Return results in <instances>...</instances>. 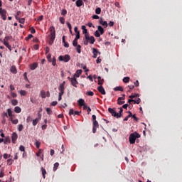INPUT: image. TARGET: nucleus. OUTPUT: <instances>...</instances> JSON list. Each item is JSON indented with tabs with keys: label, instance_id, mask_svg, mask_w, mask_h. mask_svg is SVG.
Wrapping results in <instances>:
<instances>
[{
	"label": "nucleus",
	"instance_id": "64",
	"mask_svg": "<svg viewBox=\"0 0 182 182\" xmlns=\"http://www.w3.org/2000/svg\"><path fill=\"white\" fill-rule=\"evenodd\" d=\"M92 19H99V16H97V15H93V16H92Z\"/></svg>",
	"mask_w": 182,
	"mask_h": 182
},
{
	"label": "nucleus",
	"instance_id": "22",
	"mask_svg": "<svg viewBox=\"0 0 182 182\" xmlns=\"http://www.w3.org/2000/svg\"><path fill=\"white\" fill-rule=\"evenodd\" d=\"M75 4H76V6H77L78 8H80V6L83 5V1L77 0Z\"/></svg>",
	"mask_w": 182,
	"mask_h": 182
},
{
	"label": "nucleus",
	"instance_id": "60",
	"mask_svg": "<svg viewBox=\"0 0 182 182\" xmlns=\"http://www.w3.org/2000/svg\"><path fill=\"white\" fill-rule=\"evenodd\" d=\"M117 103H118V105H119V106H122V105H124L125 102L117 100Z\"/></svg>",
	"mask_w": 182,
	"mask_h": 182
},
{
	"label": "nucleus",
	"instance_id": "9",
	"mask_svg": "<svg viewBox=\"0 0 182 182\" xmlns=\"http://www.w3.org/2000/svg\"><path fill=\"white\" fill-rule=\"evenodd\" d=\"M68 79L70 80L71 85L73 86H74V87H77V86H76V85L79 82H77V80H76V77H73L70 78V77H68Z\"/></svg>",
	"mask_w": 182,
	"mask_h": 182
},
{
	"label": "nucleus",
	"instance_id": "28",
	"mask_svg": "<svg viewBox=\"0 0 182 182\" xmlns=\"http://www.w3.org/2000/svg\"><path fill=\"white\" fill-rule=\"evenodd\" d=\"M14 112L15 113H21V112H22V109L19 107H16L14 108Z\"/></svg>",
	"mask_w": 182,
	"mask_h": 182
},
{
	"label": "nucleus",
	"instance_id": "34",
	"mask_svg": "<svg viewBox=\"0 0 182 182\" xmlns=\"http://www.w3.org/2000/svg\"><path fill=\"white\" fill-rule=\"evenodd\" d=\"M41 119L36 118V119L33 120V126H36V124H38V123H39V121Z\"/></svg>",
	"mask_w": 182,
	"mask_h": 182
},
{
	"label": "nucleus",
	"instance_id": "31",
	"mask_svg": "<svg viewBox=\"0 0 182 182\" xmlns=\"http://www.w3.org/2000/svg\"><path fill=\"white\" fill-rule=\"evenodd\" d=\"M8 143H11V138L9 136H6L4 139V144H8Z\"/></svg>",
	"mask_w": 182,
	"mask_h": 182
},
{
	"label": "nucleus",
	"instance_id": "57",
	"mask_svg": "<svg viewBox=\"0 0 182 182\" xmlns=\"http://www.w3.org/2000/svg\"><path fill=\"white\" fill-rule=\"evenodd\" d=\"M12 163H14V160L11 159L7 160V164H9V166L12 165Z\"/></svg>",
	"mask_w": 182,
	"mask_h": 182
},
{
	"label": "nucleus",
	"instance_id": "42",
	"mask_svg": "<svg viewBox=\"0 0 182 182\" xmlns=\"http://www.w3.org/2000/svg\"><path fill=\"white\" fill-rule=\"evenodd\" d=\"M59 21H60V23H62L63 25H65V18L60 17Z\"/></svg>",
	"mask_w": 182,
	"mask_h": 182
},
{
	"label": "nucleus",
	"instance_id": "2",
	"mask_svg": "<svg viewBox=\"0 0 182 182\" xmlns=\"http://www.w3.org/2000/svg\"><path fill=\"white\" fill-rule=\"evenodd\" d=\"M92 133H96V130L99 129V122L96 120V115L93 114L92 116Z\"/></svg>",
	"mask_w": 182,
	"mask_h": 182
},
{
	"label": "nucleus",
	"instance_id": "25",
	"mask_svg": "<svg viewBox=\"0 0 182 182\" xmlns=\"http://www.w3.org/2000/svg\"><path fill=\"white\" fill-rule=\"evenodd\" d=\"M82 75V70H77L76 73L74 75L75 77H79Z\"/></svg>",
	"mask_w": 182,
	"mask_h": 182
},
{
	"label": "nucleus",
	"instance_id": "6",
	"mask_svg": "<svg viewBox=\"0 0 182 182\" xmlns=\"http://www.w3.org/2000/svg\"><path fill=\"white\" fill-rule=\"evenodd\" d=\"M6 14H8L6 10H5L2 8H0V15H1V19H3V21H6Z\"/></svg>",
	"mask_w": 182,
	"mask_h": 182
},
{
	"label": "nucleus",
	"instance_id": "11",
	"mask_svg": "<svg viewBox=\"0 0 182 182\" xmlns=\"http://www.w3.org/2000/svg\"><path fill=\"white\" fill-rule=\"evenodd\" d=\"M11 139H12V143H14V144H15L16 140L18 139V134L14 132L12 134Z\"/></svg>",
	"mask_w": 182,
	"mask_h": 182
},
{
	"label": "nucleus",
	"instance_id": "13",
	"mask_svg": "<svg viewBox=\"0 0 182 182\" xmlns=\"http://www.w3.org/2000/svg\"><path fill=\"white\" fill-rule=\"evenodd\" d=\"M10 72L14 75H16L18 73V70H16V66L12 65L10 68Z\"/></svg>",
	"mask_w": 182,
	"mask_h": 182
},
{
	"label": "nucleus",
	"instance_id": "56",
	"mask_svg": "<svg viewBox=\"0 0 182 182\" xmlns=\"http://www.w3.org/2000/svg\"><path fill=\"white\" fill-rule=\"evenodd\" d=\"M140 102H141V100L140 98H138L136 100H134V104L139 105Z\"/></svg>",
	"mask_w": 182,
	"mask_h": 182
},
{
	"label": "nucleus",
	"instance_id": "21",
	"mask_svg": "<svg viewBox=\"0 0 182 182\" xmlns=\"http://www.w3.org/2000/svg\"><path fill=\"white\" fill-rule=\"evenodd\" d=\"M81 29H82V33L85 35H89V33L87 32V29H86V26H82Z\"/></svg>",
	"mask_w": 182,
	"mask_h": 182
},
{
	"label": "nucleus",
	"instance_id": "50",
	"mask_svg": "<svg viewBox=\"0 0 182 182\" xmlns=\"http://www.w3.org/2000/svg\"><path fill=\"white\" fill-rule=\"evenodd\" d=\"M42 149H39V151L36 153L37 157H41V154H42Z\"/></svg>",
	"mask_w": 182,
	"mask_h": 182
},
{
	"label": "nucleus",
	"instance_id": "10",
	"mask_svg": "<svg viewBox=\"0 0 182 182\" xmlns=\"http://www.w3.org/2000/svg\"><path fill=\"white\" fill-rule=\"evenodd\" d=\"M10 39H12V36H6L3 41L4 45H9Z\"/></svg>",
	"mask_w": 182,
	"mask_h": 182
},
{
	"label": "nucleus",
	"instance_id": "17",
	"mask_svg": "<svg viewBox=\"0 0 182 182\" xmlns=\"http://www.w3.org/2000/svg\"><path fill=\"white\" fill-rule=\"evenodd\" d=\"M41 172H42V176L43 178H46V169H45L43 167H41Z\"/></svg>",
	"mask_w": 182,
	"mask_h": 182
},
{
	"label": "nucleus",
	"instance_id": "29",
	"mask_svg": "<svg viewBox=\"0 0 182 182\" xmlns=\"http://www.w3.org/2000/svg\"><path fill=\"white\" fill-rule=\"evenodd\" d=\"M82 46H80V45H78L76 46V51L77 52V53H82Z\"/></svg>",
	"mask_w": 182,
	"mask_h": 182
},
{
	"label": "nucleus",
	"instance_id": "20",
	"mask_svg": "<svg viewBox=\"0 0 182 182\" xmlns=\"http://www.w3.org/2000/svg\"><path fill=\"white\" fill-rule=\"evenodd\" d=\"M36 68H38V63H34L30 65V68L31 70H35V69H36Z\"/></svg>",
	"mask_w": 182,
	"mask_h": 182
},
{
	"label": "nucleus",
	"instance_id": "40",
	"mask_svg": "<svg viewBox=\"0 0 182 182\" xmlns=\"http://www.w3.org/2000/svg\"><path fill=\"white\" fill-rule=\"evenodd\" d=\"M11 104L13 106H16L18 105V101L16 100H12Z\"/></svg>",
	"mask_w": 182,
	"mask_h": 182
},
{
	"label": "nucleus",
	"instance_id": "53",
	"mask_svg": "<svg viewBox=\"0 0 182 182\" xmlns=\"http://www.w3.org/2000/svg\"><path fill=\"white\" fill-rule=\"evenodd\" d=\"M26 122L28 123H31V122H32V117L31 116H28L26 119Z\"/></svg>",
	"mask_w": 182,
	"mask_h": 182
},
{
	"label": "nucleus",
	"instance_id": "23",
	"mask_svg": "<svg viewBox=\"0 0 182 182\" xmlns=\"http://www.w3.org/2000/svg\"><path fill=\"white\" fill-rule=\"evenodd\" d=\"M41 97L42 99H46V92L45 90H41L40 92Z\"/></svg>",
	"mask_w": 182,
	"mask_h": 182
},
{
	"label": "nucleus",
	"instance_id": "44",
	"mask_svg": "<svg viewBox=\"0 0 182 182\" xmlns=\"http://www.w3.org/2000/svg\"><path fill=\"white\" fill-rule=\"evenodd\" d=\"M18 132H22L23 130V124H19L18 127Z\"/></svg>",
	"mask_w": 182,
	"mask_h": 182
},
{
	"label": "nucleus",
	"instance_id": "52",
	"mask_svg": "<svg viewBox=\"0 0 182 182\" xmlns=\"http://www.w3.org/2000/svg\"><path fill=\"white\" fill-rule=\"evenodd\" d=\"M52 58V55L48 54L47 55V59H48V62H52V58Z\"/></svg>",
	"mask_w": 182,
	"mask_h": 182
},
{
	"label": "nucleus",
	"instance_id": "61",
	"mask_svg": "<svg viewBox=\"0 0 182 182\" xmlns=\"http://www.w3.org/2000/svg\"><path fill=\"white\" fill-rule=\"evenodd\" d=\"M30 31H31V33H36V31L35 30V28H33V27L31 28Z\"/></svg>",
	"mask_w": 182,
	"mask_h": 182
},
{
	"label": "nucleus",
	"instance_id": "16",
	"mask_svg": "<svg viewBox=\"0 0 182 182\" xmlns=\"http://www.w3.org/2000/svg\"><path fill=\"white\" fill-rule=\"evenodd\" d=\"M97 29L98 32H100L101 35H103V33H105V29L101 26H98Z\"/></svg>",
	"mask_w": 182,
	"mask_h": 182
},
{
	"label": "nucleus",
	"instance_id": "8",
	"mask_svg": "<svg viewBox=\"0 0 182 182\" xmlns=\"http://www.w3.org/2000/svg\"><path fill=\"white\" fill-rule=\"evenodd\" d=\"M66 82L65 81L61 83L58 87V90L60 91V94L64 95L65 94V85Z\"/></svg>",
	"mask_w": 182,
	"mask_h": 182
},
{
	"label": "nucleus",
	"instance_id": "39",
	"mask_svg": "<svg viewBox=\"0 0 182 182\" xmlns=\"http://www.w3.org/2000/svg\"><path fill=\"white\" fill-rule=\"evenodd\" d=\"M53 66H56V58L55 57L53 58V60H51Z\"/></svg>",
	"mask_w": 182,
	"mask_h": 182
},
{
	"label": "nucleus",
	"instance_id": "27",
	"mask_svg": "<svg viewBox=\"0 0 182 182\" xmlns=\"http://www.w3.org/2000/svg\"><path fill=\"white\" fill-rule=\"evenodd\" d=\"M63 43H64L65 48H69V44L65 41V36H63Z\"/></svg>",
	"mask_w": 182,
	"mask_h": 182
},
{
	"label": "nucleus",
	"instance_id": "30",
	"mask_svg": "<svg viewBox=\"0 0 182 182\" xmlns=\"http://www.w3.org/2000/svg\"><path fill=\"white\" fill-rule=\"evenodd\" d=\"M16 19H18L19 23H22V25H23L25 23V18H18V16H16Z\"/></svg>",
	"mask_w": 182,
	"mask_h": 182
},
{
	"label": "nucleus",
	"instance_id": "5",
	"mask_svg": "<svg viewBox=\"0 0 182 182\" xmlns=\"http://www.w3.org/2000/svg\"><path fill=\"white\" fill-rule=\"evenodd\" d=\"M108 112L112 114V116L117 117V119L120 117V114H119V112H116V109L114 108H109Z\"/></svg>",
	"mask_w": 182,
	"mask_h": 182
},
{
	"label": "nucleus",
	"instance_id": "54",
	"mask_svg": "<svg viewBox=\"0 0 182 182\" xmlns=\"http://www.w3.org/2000/svg\"><path fill=\"white\" fill-rule=\"evenodd\" d=\"M66 23L69 31L72 30V24H70L69 22H67Z\"/></svg>",
	"mask_w": 182,
	"mask_h": 182
},
{
	"label": "nucleus",
	"instance_id": "14",
	"mask_svg": "<svg viewBox=\"0 0 182 182\" xmlns=\"http://www.w3.org/2000/svg\"><path fill=\"white\" fill-rule=\"evenodd\" d=\"M92 53H93L92 58H94V59H96V58H97V53L100 55V52H99L96 48H92Z\"/></svg>",
	"mask_w": 182,
	"mask_h": 182
},
{
	"label": "nucleus",
	"instance_id": "32",
	"mask_svg": "<svg viewBox=\"0 0 182 182\" xmlns=\"http://www.w3.org/2000/svg\"><path fill=\"white\" fill-rule=\"evenodd\" d=\"M123 82H124V83H129V82H130V77H124L123 78Z\"/></svg>",
	"mask_w": 182,
	"mask_h": 182
},
{
	"label": "nucleus",
	"instance_id": "26",
	"mask_svg": "<svg viewBox=\"0 0 182 182\" xmlns=\"http://www.w3.org/2000/svg\"><path fill=\"white\" fill-rule=\"evenodd\" d=\"M114 90L115 91V92H123V87H120V86H119V87H114Z\"/></svg>",
	"mask_w": 182,
	"mask_h": 182
},
{
	"label": "nucleus",
	"instance_id": "51",
	"mask_svg": "<svg viewBox=\"0 0 182 182\" xmlns=\"http://www.w3.org/2000/svg\"><path fill=\"white\" fill-rule=\"evenodd\" d=\"M20 95H21V96H26V91L21 90L20 91Z\"/></svg>",
	"mask_w": 182,
	"mask_h": 182
},
{
	"label": "nucleus",
	"instance_id": "63",
	"mask_svg": "<svg viewBox=\"0 0 182 182\" xmlns=\"http://www.w3.org/2000/svg\"><path fill=\"white\" fill-rule=\"evenodd\" d=\"M11 95L14 98L16 97V96H17L16 93H15V92H11Z\"/></svg>",
	"mask_w": 182,
	"mask_h": 182
},
{
	"label": "nucleus",
	"instance_id": "48",
	"mask_svg": "<svg viewBox=\"0 0 182 182\" xmlns=\"http://www.w3.org/2000/svg\"><path fill=\"white\" fill-rule=\"evenodd\" d=\"M46 110L48 114H52L53 112L52 109H50V108H46Z\"/></svg>",
	"mask_w": 182,
	"mask_h": 182
},
{
	"label": "nucleus",
	"instance_id": "3",
	"mask_svg": "<svg viewBox=\"0 0 182 182\" xmlns=\"http://www.w3.org/2000/svg\"><path fill=\"white\" fill-rule=\"evenodd\" d=\"M50 41H55V38H56V30L53 26L50 27Z\"/></svg>",
	"mask_w": 182,
	"mask_h": 182
},
{
	"label": "nucleus",
	"instance_id": "59",
	"mask_svg": "<svg viewBox=\"0 0 182 182\" xmlns=\"http://www.w3.org/2000/svg\"><path fill=\"white\" fill-rule=\"evenodd\" d=\"M20 151H25V146L21 145L19 147Z\"/></svg>",
	"mask_w": 182,
	"mask_h": 182
},
{
	"label": "nucleus",
	"instance_id": "37",
	"mask_svg": "<svg viewBox=\"0 0 182 182\" xmlns=\"http://www.w3.org/2000/svg\"><path fill=\"white\" fill-rule=\"evenodd\" d=\"M139 94H135V95H129V99H134V98H136V97H139Z\"/></svg>",
	"mask_w": 182,
	"mask_h": 182
},
{
	"label": "nucleus",
	"instance_id": "47",
	"mask_svg": "<svg viewBox=\"0 0 182 182\" xmlns=\"http://www.w3.org/2000/svg\"><path fill=\"white\" fill-rule=\"evenodd\" d=\"M23 77H24L25 80H26V82H29V79H28V73H24Z\"/></svg>",
	"mask_w": 182,
	"mask_h": 182
},
{
	"label": "nucleus",
	"instance_id": "38",
	"mask_svg": "<svg viewBox=\"0 0 182 182\" xmlns=\"http://www.w3.org/2000/svg\"><path fill=\"white\" fill-rule=\"evenodd\" d=\"M94 35L96 38H100V33L97 30L95 32Z\"/></svg>",
	"mask_w": 182,
	"mask_h": 182
},
{
	"label": "nucleus",
	"instance_id": "49",
	"mask_svg": "<svg viewBox=\"0 0 182 182\" xmlns=\"http://www.w3.org/2000/svg\"><path fill=\"white\" fill-rule=\"evenodd\" d=\"M73 46L75 47H77L78 45H77V40H76L75 38L73 40Z\"/></svg>",
	"mask_w": 182,
	"mask_h": 182
},
{
	"label": "nucleus",
	"instance_id": "62",
	"mask_svg": "<svg viewBox=\"0 0 182 182\" xmlns=\"http://www.w3.org/2000/svg\"><path fill=\"white\" fill-rule=\"evenodd\" d=\"M87 79H89L90 82H93V77H92V75H89L88 77H87Z\"/></svg>",
	"mask_w": 182,
	"mask_h": 182
},
{
	"label": "nucleus",
	"instance_id": "36",
	"mask_svg": "<svg viewBox=\"0 0 182 182\" xmlns=\"http://www.w3.org/2000/svg\"><path fill=\"white\" fill-rule=\"evenodd\" d=\"M35 146L37 149H39L41 147V143L39 142V141L38 140L36 141Z\"/></svg>",
	"mask_w": 182,
	"mask_h": 182
},
{
	"label": "nucleus",
	"instance_id": "18",
	"mask_svg": "<svg viewBox=\"0 0 182 182\" xmlns=\"http://www.w3.org/2000/svg\"><path fill=\"white\" fill-rule=\"evenodd\" d=\"M97 80H98V85L102 86V85H103V83L105 82V80L102 79V77H100V76L97 77Z\"/></svg>",
	"mask_w": 182,
	"mask_h": 182
},
{
	"label": "nucleus",
	"instance_id": "19",
	"mask_svg": "<svg viewBox=\"0 0 182 182\" xmlns=\"http://www.w3.org/2000/svg\"><path fill=\"white\" fill-rule=\"evenodd\" d=\"M77 103H78L79 106H84L86 104V103H85V100H83L82 98L78 100Z\"/></svg>",
	"mask_w": 182,
	"mask_h": 182
},
{
	"label": "nucleus",
	"instance_id": "55",
	"mask_svg": "<svg viewBox=\"0 0 182 182\" xmlns=\"http://www.w3.org/2000/svg\"><path fill=\"white\" fill-rule=\"evenodd\" d=\"M72 114H75V110L73 109H70L69 111V115L72 116Z\"/></svg>",
	"mask_w": 182,
	"mask_h": 182
},
{
	"label": "nucleus",
	"instance_id": "46",
	"mask_svg": "<svg viewBox=\"0 0 182 182\" xmlns=\"http://www.w3.org/2000/svg\"><path fill=\"white\" fill-rule=\"evenodd\" d=\"M75 39L77 40L80 39V33H75Z\"/></svg>",
	"mask_w": 182,
	"mask_h": 182
},
{
	"label": "nucleus",
	"instance_id": "33",
	"mask_svg": "<svg viewBox=\"0 0 182 182\" xmlns=\"http://www.w3.org/2000/svg\"><path fill=\"white\" fill-rule=\"evenodd\" d=\"M101 12H102V9H100V7H97L95 9V14H97V15H100Z\"/></svg>",
	"mask_w": 182,
	"mask_h": 182
},
{
	"label": "nucleus",
	"instance_id": "4",
	"mask_svg": "<svg viewBox=\"0 0 182 182\" xmlns=\"http://www.w3.org/2000/svg\"><path fill=\"white\" fill-rule=\"evenodd\" d=\"M58 60H60V62L68 63V62H69V60H70V55H65L64 56L60 55L58 57Z\"/></svg>",
	"mask_w": 182,
	"mask_h": 182
},
{
	"label": "nucleus",
	"instance_id": "7",
	"mask_svg": "<svg viewBox=\"0 0 182 182\" xmlns=\"http://www.w3.org/2000/svg\"><path fill=\"white\" fill-rule=\"evenodd\" d=\"M85 38L91 45H93L95 42H96V39H95L94 36H89V34L85 35Z\"/></svg>",
	"mask_w": 182,
	"mask_h": 182
},
{
	"label": "nucleus",
	"instance_id": "1",
	"mask_svg": "<svg viewBox=\"0 0 182 182\" xmlns=\"http://www.w3.org/2000/svg\"><path fill=\"white\" fill-rule=\"evenodd\" d=\"M140 139V134L137 132L132 133L129 135V143L130 144H134L136 139Z\"/></svg>",
	"mask_w": 182,
	"mask_h": 182
},
{
	"label": "nucleus",
	"instance_id": "41",
	"mask_svg": "<svg viewBox=\"0 0 182 182\" xmlns=\"http://www.w3.org/2000/svg\"><path fill=\"white\" fill-rule=\"evenodd\" d=\"M87 96H93L95 93L92 91H87L86 92Z\"/></svg>",
	"mask_w": 182,
	"mask_h": 182
},
{
	"label": "nucleus",
	"instance_id": "12",
	"mask_svg": "<svg viewBox=\"0 0 182 182\" xmlns=\"http://www.w3.org/2000/svg\"><path fill=\"white\" fill-rule=\"evenodd\" d=\"M97 90L98 92H100V93H101V95H106V91L105 90V88L103 87V86L100 85L97 87Z\"/></svg>",
	"mask_w": 182,
	"mask_h": 182
},
{
	"label": "nucleus",
	"instance_id": "24",
	"mask_svg": "<svg viewBox=\"0 0 182 182\" xmlns=\"http://www.w3.org/2000/svg\"><path fill=\"white\" fill-rule=\"evenodd\" d=\"M13 112L12 109H7V116L8 117H13V114H12Z\"/></svg>",
	"mask_w": 182,
	"mask_h": 182
},
{
	"label": "nucleus",
	"instance_id": "58",
	"mask_svg": "<svg viewBox=\"0 0 182 182\" xmlns=\"http://www.w3.org/2000/svg\"><path fill=\"white\" fill-rule=\"evenodd\" d=\"M11 123H13V124H18V119H13V120H11Z\"/></svg>",
	"mask_w": 182,
	"mask_h": 182
},
{
	"label": "nucleus",
	"instance_id": "35",
	"mask_svg": "<svg viewBox=\"0 0 182 182\" xmlns=\"http://www.w3.org/2000/svg\"><path fill=\"white\" fill-rule=\"evenodd\" d=\"M58 167H59V163L56 162L54 164L53 171H56L58 170Z\"/></svg>",
	"mask_w": 182,
	"mask_h": 182
},
{
	"label": "nucleus",
	"instance_id": "15",
	"mask_svg": "<svg viewBox=\"0 0 182 182\" xmlns=\"http://www.w3.org/2000/svg\"><path fill=\"white\" fill-rule=\"evenodd\" d=\"M100 25H102V26H105V28H107L108 25L107 21H103V18H101L99 21Z\"/></svg>",
	"mask_w": 182,
	"mask_h": 182
},
{
	"label": "nucleus",
	"instance_id": "45",
	"mask_svg": "<svg viewBox=\"0 0 182 182\" xmlns=\"http://www.w3.org/2000/svg\"><path fill=\"white\" fill-rule=\"evenodd\" d=\"M68 14V11H66V9H63L61 11V15H63V16H65V15H67Z\"/></svg>",
	"mask_w": 182,
	"mask_h": 182
},
{
	"label": "nucleus",
	"instance_id": "43",
	"mask_svg": "<svg viewBox=\"0 0 182 182\" xmlns=\"http://www.w3.org/2000/svg\"><path fill=\"white\" fill-rule=\"evenodd\" d=\"M83 42H84V45H85V46H87L89 45V40H87L85 37L83 39Z\"/></svg>",
	"mask_w": 182,
	"mask_h": 182
}]
</instances>
